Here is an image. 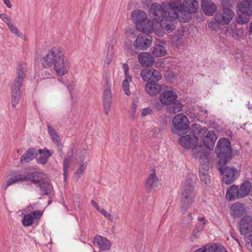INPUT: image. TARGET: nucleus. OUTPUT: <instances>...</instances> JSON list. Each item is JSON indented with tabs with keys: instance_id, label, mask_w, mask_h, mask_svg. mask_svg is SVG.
Instances as JSON below:
<instances>
[{
	"instance_id": "1",
	"label": "nucleus",
	"mask_w": 252,
	"mask_h": 252,
	"mask_svg": "<svg viewBox=\"0 0 252 252\" xmlns=\"http://www.w3.org/2000/svg\"><path fill=\"white\" fill-rule=\"evenodd\" d=\"M185 2L179 7H174L169 2H162L161 5L154 3L150 13L157 22L163 23L164 19L178 18L179 14L186 16L197 11L198 3L197 0H184Z\"/></svg>"
},
{
	"instance_id": "2",
	"label": "nucleus",
	"mask_w": 252,
	"mask_h": 252,
	"mask_svg": "<svg viewBox=\"0 0 252 252\" xmlns=\"http://www.w3.org/2000/svg\"><path fill=\"white\" fill-rule=\"evenodd\" d=\"M40 62L45 67L53 65L54 70L59 76L64 75L68 71V62L65 60L64 53L59 47H55L49 50Z\"/></svg>"
},
{
	"instance_id": "3",
	"label": "nucleus",
	"mask_w": 252,
	"mask_h": 252,
	"mask_svg": "<svg viewBox=\"0 0 252 252\" xmlns=\"http://www.w3.org/2000/svg\"><path fill=\"white\" fill-rule=\"evenodd\" d=\"M195 177L189 176L183 183L181 188V211L185 214L187 210L194 202L195 192L194 186Z\"/></svg>"
},
{
	"instance_id": "4",
	"label": "nucleus",
	"mask_w": 252,
	"mask_h": 252,
	"mask_svg": "<svg viewBox=\"0 0 252 252\" xmlns=\"http://www.w3.org/2000/svg\"><path fill=\"white\" fill-rule=\"evenodd\" d=\"M194 158L199 160L200 166L199 168V177L202 184L209 185L211 180L208 175V153L202 147H198L193 150Z\"/></svg>"
},
{
	"instance_id": "5",
	"label": "nucleus",
	"mask_w": 252,
	"mask_h": 252,
	"mask_svg": "<svg viewBox=\"0 0 252 252\" xmlns=\"http://www.w3.org/2000/svg\"><path fill=\"white\" fill-rule=\"evenodd\" d=\"M27 71V65L25 63L19 64L16 69V75L11 87V104L15 107L20 99V89L23 85Z\"/></svg>"
},
{
	"instance_id": "6",
	"label": "nucleus",
	"mask_w": 252,
	"mask_h": 252,
	"mask_svg": "<svg viewBox=\"0 0 252 252\" xmlns=\"http://www.w3.org/2000/svg\"><path fill=\"white\" fill-rule=\"evenodd\" d=\"M215 153L219 158L218 164H225L230 160L232 153L231 143L227 138H221L218 142Z\"/></svg>"
},
{
	"instance_id": "7",
	"label": "nucleus",
	"mask_w": 252,
	"mask_h": 252,
	"mask_svg": "<svg viewBox=\"0 0 252 252\" xmlns=\"http://www.w3.org/2000/svg\"><path fill=\"white\" fill-rule=\"evenodd\" d=\"M46 177L44 174L38 171L33 172L26 175L23 174L16 175L7 181L5 189L9 186L17 183L20 181L24 182L28 180L31 181L33 184L37 186L39 184H41L42 181L46 178Z\"/></svg>"
},
{
	"instance_id": "8",
	"label": "nucleus",
	"mask_w": 252,
	"mask_h": 252,
	"mask_svg": "<svg viewBox=\"0 0 252 252\" xmlns=\"http://www.w3.org/2000/svg\"><path fill=\"white\" fill-rule=\"evenodd\" d=\"M173 127L172 132L174 134L180 135V132L185 133L189 128V121L188 118L184 114L180 113L176 115L172 121Z\"/></svg>"
},
{
	"instance_id": "9",
	"label": "nucleus",
	"mask_w": 252,
	"mask_h": 252,
	"mask_svg": "<svg viewBox=\"0 0 252 252\" xmlns=\"http://www.w3.org/2000/svg\"><path fill=\"white\" fill-rule=\"evenodd\" d=\"M234 16V12L230 8L223 7L215 14V21L220 25H225L229 23Z\"/></svg>"
},
{
	"instance_id": "10",
	"label": "nucleus",
	"mask_w": 252,
	"mask_h": 252,
	"mask_svg": "<svg viewBox=\"0 0 252 252\" xmlns=\"http://www.w3.org/2000/svg\"><path fill=\"white\" fill-rule=\"evenodd\" d=\"M225 164H218V169L223 175V181L227 185L231 184L236 178L238 171L233 167H225Z\"/></svg>"
},
{
	"instance_id": "11",
	"label": "nucleus",
	"mask_w": 252,
	"mask_h": 252,
	"mask_svg": "<svg viewBox=\"0 0 252 252\" xmlns=\"http://www.w3.org/2000/svg\"><path fill=\"white\" fill-rule=\"evenodd\" d=\"M159 94V100L164 105L169 106L177 101V94L171 88L165 86L164 90Z\"/></svg>"
},
{
	"instance_id": "12",
	"label": "nucleus",
	"mask_w": 252,
	"mask_h": 252,
	"mask_svg": "<svg viewBox=\"0 0 252 252\" xmlns=\"http://www.w3.org/2000/svg\"><path fill=\"white\" fill-rule=\"evenodd\" d=\"M105 85L103 93V107L104 112L106 115H108L110 112L111 101L112 92L111 90V81L107 77L105 78Z\"/></svg>"
},
{
	"instance_id": "13",
	"label": "nucleus",
	"mask_w": 252,
	"mask_h": 252,
	"mask_svg": "<svg viewBox=\"0 0 252 252\" xmlns=\"http://www.w3.org/2000/svg\"><path fill=\"white\" fill-rule=\"evenodd\" d=\"M152 41L153 38L150 35L141 33L137 35L134 41V45L136 49L146 50L151 46Z\"/></svg>"
},
{
	"instance_id": "14",
	"label": "nucleus",
	"mask_w": 252,
	"mask_h": 252,
	"mask_svg": "<svg viewBox=\"0 0 252 252\" xmlns=\"http://www.w3.org/2000/svg\"><path fill=\"white\" fill-rule=\"evenodd\" d=\"M198 139L194 135H187L182 136L178 139L179 143L183 147L186 149L192 148V150L197 147H201L204 149V148L201 146H197Z\"/></svg>"
},
{
	"instance_id": "15",
	"label": "nucleus",
	"mask_w": 252,
	"mask_h": 252,
	"mask_svg": "<svg viewBox=\"0 0 252 252\" xmlns=\"http://www.w3.org/2000/svg\"><path fill=\"white\" fill-rule=\"evenodd\" d=\"M141 76L144 81H151L152 82L159 81L161 78V73L154 68H145L141 71Z\"/></svg>"
},
{
	"instance_id": "16",
	"label": "nucleus",
	"mask_w": 252,
	"mask_h": 252,
	"mask_svg": "<svg viewBox=\"0 0 252 252\" xmlns=\"http://www.w3.org/2000/svg\"><path fill=\"white\" fill-rule=\"evenodd\" d=\"M248 6L244 7V10L241 9L239 6V3H237L238 8V17L237 21L241 24H244L249 21V16L252 14V0L250 1Z\"/></svg>"
},
{
	"instance_id": "17",
	"label": "nucleus",
	"mask_w": 252,
	"mask_h": 252,
	"mask_svg": "<svg viewBox=\"0 0 252 252\" xmlns=\"http://www.w3.org/2000/svg\"><path fill=\"white\" fill-rule=\"evenodd\" d=\"M42 214V212L39 210H36L25 215L22 220L23 225L25 226H29L32 225L35 221L40 220Z\"/></svg>"
},
{
	"instance_id": "18",
	"label": "nucleus",
	"mask_w": 252,
	"mask_h": 252,
	"mask_svg": "<svg viewBox=\"0 0 252 252\" xmlns=\"http://www.w3.org/2000/svg\"><path fill=\"white\" fill-rule=\"evenodd\" d=\"M252 231V218L249 216L243 217L240 221L239 231L242 235H246Z\"/></svg>"
},
{
	"instance_id": "19",
	"label": "nucleus",
	"mask_w": 252,
	"mask_h": 252,
	"mask_svg": "<svg viewBox=\"0 0 252 252\" xmlns=\"http://www.w3.org/2000/svg\"><path fill=\"white\" fill-rule=\"evenodd\" d=\"M165 86L160 85L156 82L148 81L145 85L146 93L151 96L158 94L162 90H164Z\"/></svg>"
},
{
	"instance_id": "20",
	"label": "nucleus",
	"mask_w": 252,
	"mask_h": 252,
	"mask_svg": "<svg viewBox=\"0 0 252 252\" xmlns=\"http://www.w3.org/2000/svg\"><path fill=\"white\" fill-rule=\"evenodd\" d=\"M94 245L97 246L100 251H107L110 249L111 243L106 238L98 235L94 238Z\"/></svg>"
},
{
	"instance_id": "21",
	"label": "nucleus",
	"mask_w": 252,
	"mask_h": 252,
	"mask_svg": "<svg viewBox=\"0 0 252 252\" xmlns=\"http://www.w3.org/2000/svg\"><path fill=\"white\" fill-rule=\"evenodd\" d=\"M189 14H187L186 16H185V17L183 18V20H182L180 18V16L179 17V18L178 19H179V21H182L183 22H187L188 21V19H189ZM176 19V18H173V19H170L164 18L163 22L160 23L161 27L163 29H165V30L168 32H171L175 29V26L174 25V24L173 23L172 21H173L174 20H175Z\"/></svg>"
},
{
	"instance_id": "22",
	"label": "nucleus",
	"mask_w": 252,
	"mask_h": 252,
	"mask_svg": "<svg viewBox=\"0 0 252 252\" xmlns=\"http://www.w3.org/2000/svg\"><path fill=\"white\" fill-rule=\"evenodd\" d=\"M201 8L203 12L208 16H212L217 11V8L211 0H201Z\"/></svg>"
},
{
	"instance_id": "23",
	"label": "nucleus",
	"mask_w": 252,
	"mask_h": 252,
	"mask_svg": "<svg viewBox=\"0 0 252 252\" xmlns=\"http://www.w3.org/2000/svg\"><path fill=\"white\" fill-rule=\"evenodd\" d=\"M217 137L214 130L208 131L206 136L202 138V141L204 146L209 149L214 147Z\"/></svg>"
},
{
	"instance_id": "24",
	"label": "nucleus",
	"mask_w": 252,
	"mask_h": 252,
	"mask_svg": "<svg viewBox=\"0 0 252 252\" xmlns=\"http://www.w3.org/2000/svg\"><path fill=\"white\" fill-rule=\"evenodd\" d=\"M135 26L137 30L143 32L151 33L154 30L153 22L148 18L138 22Z\"/></svg>"
},
{
	"instance_id": "25",
	"label": "nucleus",
	"mask_w": 252,
	"mask_h": 252,
	"mask_svg": "<svg viewBox=\"0 0 252 252\" xmlns=\"http://www.w3.org/2000/svg\"><path fill=\"white\" fill-rule=\"evenodd\" d=\"M194 252H227V251L223 246L214 244L211 245H205L196 250Z\"/></svg>"
},
{
	"instance_id": "26",
	"label": "nucleus",
	"mask_w": 252,
	"mask_h": 252,
	"mask_svg": "<svg viewBox=\"0 0 252 252\" xmlns=\"http://www.w3.org/2000/svg\"><path fill=\"white\" fill-rule=\"evenodd\" d=\"M231 215L234 218L241 217L245 212L244 205L239 202H236L230 207Z\"/></svg>"
},
{
	"instance_id": "27",
	"label": "nucleus",
	"mask_w": 252,
	"mask_h": 252,
	"mask_svg": "<svg viewBox=\"0 0 252 252\" xmlns=\"http://www.w3.org/2000/svg\"><path fill=\"white\" fill-rule=\"evenodd\" d=\"M138 60L141 65L144 67L151 66L154 62V58L147 52L140 53L138 55Z\"/></svg>"
},
{
	"instance_id": "28",
	"label": "nucleus",
	"mask_w": 252,
	"mask_h": 252,
	"mask_svg": "<svg viewBox=\"0 0 252 252\" xmlns=\"http://www.w3.org/2000/svg\"><path fill=\"white\" fill-rule=\"evenodd\" d=\"M37 186L40 188L41 195H48L52 191V186L46 177L42 181L41 184H39Z\"/></svg>"
},
{
	"instance_id": "29",
	"label": "nucleus",
	"mask_w": 252,
	"mask_h": 252,
	"mask_svg": "<svg viewBox=\"0 0 252 252\" xmlns=\"http://www.w3.org/2000/svg\"><path fill=\"white\" fill-rule=\"evenodd\" d=\"M38 152L41 156L37 158L36 161L38 163L43 165L47 162L48 159L53 154L52 152L46 149H39Z\"/></svg>"
},
{
	"instance_id": "30",
	"label": "nucleus",
	"mask_w": 252,
	"mask_h": 252,
	"mask_svg": "<svg viewBox=\"0 0 252 252\" xmlns=\"http://www.w3.org/2000/svg\"><path fill=\"white\" fill-rule=\"evenodd\" d=\"M252 189V184L249 181H245L241 184L239 189V197L242 198L247 196L250 192Z\"/></svg>"
},
{
	"instance_id": "31",
	"label": "nucleus",
	"mask_w": 252,
	"mask_h": 252,
	"mask_svg": "<svg viewBox=\"0 0 252 252\" xmlns=\"http://www.w3.org/2000/svg\"><path fill=\"white\" fill-rule=\"evenodd\" d=\"M131 18L136 25L138 22H141V21L145 20L147 18V15L144 11L138 9L134 10L132 12Z\"/></svg>"
},
{
	"instance_id": "32",
	"label": "nucleus",
	"mask_w": 252,
	"mask_h": 252,
	"mask_svg": "<svg viewBox=\"0 0 252 252\" xmlns=\"http://www.w3.org/2000/svg\"><path fill=\"white\" fill-rule=\"evenodd\" d=\"M238 186L232 185L226 191V198L228 200H232L235 198H240L239 197Z\"/></svg>"
},
{
	"instance_id": "33",
	"label": "nucleus",
	"mask_w": 252,
	"mask_h": 252,
	"mask_svg": "<svg viewBox=\"0 0 252 252\" xmlns=\"http://www.w3.org/2000/svg\"><path fill=\"white\" fill-rule=\"evenodd\" d=\"M35 155V150L33 148H30L22 156L20 159V163H27L32 160Z\"/></svg>"
},
{
	"instance_id": "34",
	"label": "nucleus",
	"mask_w": 252,
	"mask_h": 252,
	"mask_svg": "<svg viewBox=\"0 0 252 252\" xmlns=\"http://www.w3.org/2000/svg\"><path fill=\"white\" fill-rule=\"evenodd\" d=\"M151 50L153 56L157 58L164 56L166 53L165 48L160 45H156Z\"/></svg>"
},
{
	"instance_id": "35",
	"label": "nucleus",
	"mask_w": 252,
	"mask_h": 252,
	"mask_svg": "<svg viewBox=\"0 0 252 252\" xmlns=\"http://www.w3.org/2000/svg\"><path fill=\"white\" fill-rule=\"evenodd\" d=\"M158 182V179L156 174L155 173H152L147 179L146 187L148 189L154 188L157 186Z\"/></svg>"
},
{
	"instance_id": "36",
	"label": "nucleus",
	"mask_w": 252,
	"mask_h": 252,
	"mask_svg": "<svg viewBox=\"0 0 252 252\" xmlns=\"http://www.w3.org/2000/svg\"><path fill=\"white\" fill-rule=\"evenodd\" d=\"M72 154L68 153L66 157L63 160V177L64 180L65 181L67 179L68 168L69 167V161L71 158Z\"/></svg>"
},
{
	"instance_id": "37",
	"label": "nucleus",
	"mask_w": 252,
	"mask_h": 252,
	"mask_svg": "<svg viewBox=\"0 0 252 252\" xmlns=\"http://www.w3.org/2000/svg\"><path fill=\"white\" fill-rule=\"evenodd\" d=\"M132 81V77L130 75L126 76L123 82L122 87L126 94L130 95L131 94L129 90V83Z\"/></svg>"
},
{
	"instance_id": "38",
	"label": "nucleus",
	"mask_w": 252,
	"mask_h": 252,
	"mask_svg": "<svg viewBox=\"0 0 252 252\" xmlns=\"http://www.w3.org/2000/svg\"><path fill=\"white\" fill-rule=\"evenodd\" d=\"M172 105L173 106L167 108L168 112L169 113L175 114L182 110L183 105L179 100Z\"/></svg>"
},
{
	"instance_id": "39",
	"label": "nucleus",
	"mask_w": 252,
	"mask_h": 252,
	"mask_svg": "<svg viewBox=\"0 0 252 252\" xmlns=\"http://www.w3.org/2000/svg\"><path fill=\"white\" fill-rule=\"evenodd\" d=\"M197 220L198 223L196 224L195 227L202 231L205 225L208 223V221L203 217H198Z\"/></svg>"
},
{
	"instance_id": "40",
	"label": "nucleus",
	"mask_w": 252,
	"mask_h": 252,
	"mask_svg": "<svg viewBox=\"0 0 252 252\" xmlns=\"http://www.w3.org/2000/svg\"><path fill=\"white\" fill-rule=\"evenodd\" d=\"M9 30L10 31V32L13 33V34H16L19 37L24 39L25 37V36L23 34L22 32L19 31V30L15 26H14L12 23H11L10 25H9L8 26Z\"/></svg>"
},
{
	"instance_id": "41",
	"label": "nucleus",
	"mask_w": 252,
	"mask_h": 252,
	"mask_svg": "<svg viewBox=\"0 0 252 252\" xmlns=\"http://www.w3.org/2000/svg\"><path fill=\"white\" fill-rule=\"evenodd\" d=\"M113 54V46L109 44L108 46L107 59L105 61V63L107 64H109L112 60Z\"/></svg>"
},
{
	"instance_id": "42",
	"label": "nucleus",
	"mask_w": 252,
	"mask_h": 252,
	"mask_svg": "<svg viewBox=\"0 0 252 252\" xmlns=\"http://www.w3.org/2000/svg\"><path fill=\"white\" fill-rule=\"evenodd\" d=\"M201 232L202 231L199 230L198 228L195 227L191 233L190 236L189 237V241L191 242H194L199 237Z\"/></svg>"
},
{
	"instance_id": "43",
	"label": "nucleus",
	"mask_w": 252,
	"mask_h": 252,
	"mask_svg": "<svg viewBox=\"0 0 252 252\" xmlns=\"http://www.w3.org/2000/svg\"><path fill=\"white\" fill-rule=\"evenodd\" d=\"M87 167V162H84L81 164L79 168H78L77 171L75 172L74 175V176L77 178V179L80 178L81 176L83 175L84 171L85 170Z\"/></svg>"
},
{
	"instance_id": "44",
	"label": "nucleus",
	"mask_w": 252,
	"mask_h": 252,
	"mask_svg": "<svg viewBox=\"0 0 252 252\" xmlns=\"http://www.w3.org/2000/svg\"><path fill=\"white\" fill-rule=\"evenodd\" d=\"M192 214L191 212L188 213L187 215H185L182 219V221L185 224H190L192 222Z\"/></svg>"
},
{
	"instance_id": "45",
	"label": "nucleus",
	"mask_w": 252,
	"mask_h": 252,
	"mask_svg": "<svg viewBox=\"0 0 252 252\" xmlns=\"http://www.w3.org/2000/svg\"><path fill=\"white\" fill-rule=\"evenodd\" d=\"M0 18L6 24L7 26L12 23L11 18L5 13L0 14Z\"/></svg>"
},
{
	"instance_id": "46",
	"label": "nucleus",
	"mask_w": 252,
	"mask_h": 252,
	"mask_svg": "<svg viewBox=\"0 0 252 252\" xmlns=\"http://www.w3.org/2000/svg\"><path fill=\"white\" fill-rule=\"evenodd\" d=\"M152 112L153 110L150 107L144 108L141 110V116L144 117L150 115L152 114Z\"/></svg>"
},
{
	"instance_id": "47",
	"label": "nucleus",
	"mask_w": 252,
	"mask_h": 252,
	"mask_svg": "<svg viewBox=\"0 0 252 252\" xmlns=\"http://www.w3.org/2000/svg\"><path fill=\"white\" fill-rule=\"evenodd\" d=\"M51 137L54 143L57 146L58 148H59L60 146L61 142L57 132L51 136Z\"/></svg>"
},
{
	"instance_id": "48",
	"label": "nucleus",
	"mask_w": 252,
	"mask_h": 252,
	"mask_svg": "<svg viewBox=\"0 0 252 252\" xmlns=\"http://www.w3.org/2000/svg\"><path fill=\"white\" fill-rule=\"evenodd\" d=\"M218 25L219 24L217 23L215 21H210L208 23V27L210 29L214 30H216L220 29Z\"/></svg>"
},
{
	"instance_id": "49",
	"label": "nucleus",
	"mask_w": 252,
	"mask_h": 252,
	"mask_svg": "<svg viewBox=\"0 0 252 252\" xmlns=\"http://www.w3.org/2000/svg\"><path fill=\"white\" fill-rule=\"evenodd\" d=\"M252 0H242V1L239 2V8L244 10V7L248 6L249 3H251L250 1Z\"/></svg>"
},
{
	"instance_id": "50",
	"label": "nucleus",
	"mask_w": 252,
	"mask_h": 252,
	"mask_svg": "<svg viewBox=\"0 0 252 252\" xmlns=\"http://www.w3.org/2000/svg\"><path fill=\"white\" fill-rule=\"evenodd\" d=\"M155 108L158 111H160L162 110L163 108V106H165L164 104H162L160 101L158 102L157 101H155V102L153 103Z\"/></svg>"
},
{
	"instance_id": "51",
	"label": "nucleus",
	"mask_w": 252,
	"mask_h": 252,
	"mask_svg": "<svg viewBox=\"0 0 252 252\" xmlns=\"http://www.w3.org/2000/svg\"><path fill=\"white\" fill-rule=\"evenodd\" d=\"M81 157L80 158L81 161L84 160L85 158L89 156V153L85 149H83L81 151Z\"/></svg>"
},
{
	"instance_id": "52",
	"label": "nucleus",
	"mask_w": 252,
	"mask_h": 252,
	"mask_svg": "<svg viewBox=\"0 0 252 252\" xmlns=\"http://www.w3.org/2000/svg\"><path fill=\"white\" fill-rule=\"evenodd\" d=\"M235 34L237 37H241L244 34L243 30L242 28H238L236 29L235 32Z\"/></svg>"
},
{
	"instance_id": "53",
	"label": "nucleus",
	"mask_w": 252,
	"mask_h": 252,
	"mask_svg": "<svg viewBox=\"0 0 252 252\" xmlns=\"http://www.w3.org/2000/svg\"><path fill=\"white\" fill-rule=\"evenodd\" d=\"M139 100L137 98H135L133 100V102L131 106V109L135 112L137 108Z\"/></svg>"
},
{
	"instance_id": "54",
	"label": "nucleus",
	"mask_w": 252,
	"mask_h": 252,
	"mask_svg": "<svg viewBox=\"0 0 252 252\" xmlns=\"http://www.w3.org/2000/svg\"><path fill=\"white\" fill-rule=\"evenodd\" d=\"M170 3L171 4V5L174 7H179L181 5V4L179 6H177L181 2V0H170ZM184 2L185 1L184 0V2L183 3V4H182V5H183Z\"/></svg>"
},
{
	"instance_id": "55",
	"label": "nucleus",
	"mask_w": 252,
	"mask_h": 252,
	"mask_svg": "<svg viewBox=\"0 0 252 252\" xmlns=\"http://www.w3.org/2000/svg\"><path fill=\"white\" fill-rule=\"evenodd\" d=\"M47 128L48 132L51 136L57 133L55 129L50 125L48 126Z\"/></svg>"
},
{
	"instance_id": "56",
	"label": "nucleus",
	"mask_w": 252,
	"mask_h": 252,
	"mask_svg": "<svg viewBox=\"0 0 252 252\" xmlns=\"http://www.w3.org/2000/svg\"><path fill=\"white\" fill-rule=\"evenodd\" d=\"M233 30L234 28L232 27L230 28H226V29L224 30L223 32L225 35H228L231 34L233 33Z\"/></svg>"
},
{
	"instance_id": "57",
	"label": "nucleus",
	"mask_w": 252,
	"mask_h": 252,
	"mask_svg": "<svg viewBox=\"0 0 252 252\" xmlns=\"http://www.w3.org/2000/svg\"><path fill=\"white\" fill-rule=\"evenodd\" d=\"M123 69L125 71V77L127 75H130L128 73L129 67L128 65L126 63H124L123 65Z\"/></svg>"
},
{
	"instance_id": "58",
	"label": "nucleus",
	"mask_w": 252,
	"mask_h": 252,
	"mask_svg": "<svg viewBox=\"0 0 252 252\" xmlns=\"http://www.w3.org/2000/svg\"><path fill=\"white\" fill-rule=\"evenodd\" d=\"M105 217L109 220L111 222L114 221V218L112 215L110 213H107L106 215H105Z\"/></svg>"
},
{
	"instance_id": "59",
	"label": "nucleus",
	"mask_w": 252,
	"mask_h": 252,
	"mask_svg": "<svg viewBox=\"0 0 252 252\" xmlns=\"http://www.w3.org/2000/svg\"><path fill=\"white\" fill-rule=\"evenodd\" d=\"M246 247L250 252H252V240L247 243Z\"/></svg>"
},
{
	"instance_id": "60",
	"label": "nucleus",
	"mask_w": 252,
	"mask_h": 252,
	"mask_svg": "<svg viewBox=\"0 0 252 252\" xmlns=\"http://www.w3.org/2000/svg\"><path fill=\"white\" fill-rule=\"evenodd\" d=\"M207 128L206 127H200L199 130V133L204 135L207 132Z\"/></svg>"
},
{
	"instance_id": "61",
	"label": "nucleus",
	"mask_w": 252,
	"mask_h": 252,
	"mask_svg": "<svg viewBox=\"0 0 252 252\" xmlns=\"http://www.w3.org/2000/svg\"><path fill=\"white\" fill-rule=\"evenodd\" d=\"M91 204L97 211L100 209L97 203L95 201L93 200H91Z\"/></svg>"
},
{
	"instance_id": "62",
	"label": "nucleus",
	"mask_w": 252,
	"mask_h": 252,
	"mask_svg": "<svg viewBox=\"0 0 252 252\" xmlns=\"http://www.w3.org/2000/svg\"><path fill=\"white\" fill-rule=\"evenodd\" d=\"M5 5L9 8L11 7L12 4L10 1V0H3Z\"/></svg>"
},
{
	"instance_id": "63",
	"label": "nucleus",
	"mask_w": 252,
	"mask_h": 252,
	"mask_svg": "<svg viewBox=\"0 0 252 252\" xmlns=\"http://www.w3.org/2000/svg\"><path fill=\"white\" fill-rule=\"evenodd\" d=\"M98 211L104 217H105V215H106V214L107 213V211L105 210H104V209L100 208V209Z\"/></svg>"
},
{
	"instance_id": "64",
	"label": "nucleus",
	"mask_w": 252,
	"mask_h": 252,
	"mask_svg": "<svg viewBox=\"0 0 252 252\" xmlns=\"http://www.w3.org/2000/svg\"><path fill=\"white\" fill-rule=\"evenodd\" d=\"M50 76H51V74L49 72H45L44 77L46 78H49Z\"/></svg>"
}]
</instances>
